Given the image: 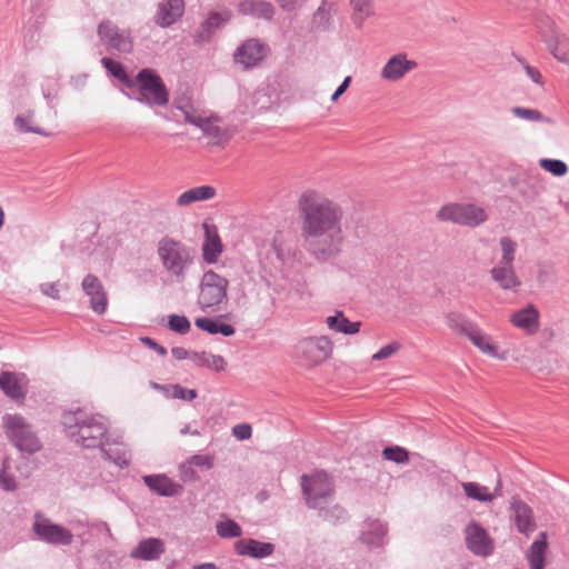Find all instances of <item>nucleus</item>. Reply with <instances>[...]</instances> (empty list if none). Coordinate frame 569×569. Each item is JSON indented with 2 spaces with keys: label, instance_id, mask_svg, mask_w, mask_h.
<instances>
[{
  "label": "nucleus",
  "instance_id": "nucleus-1",
  "mask_svg": "<svg viewBox=\"0 0 569 569\" xmlns=\"http://www.w3.org/2000/svg\"><path fill=\"white\" fill-rule=\"evenodd\" d=\"M299 209L308 251L319 261L338 256L345 241L341 208L321 193L307 190L300 197Z\"/></svg>",
  "mask_w": 569,
  "mask_h": 569
},
{
  "label": "nucleus",
  "instance_id": "nucleus-2",
  "mask_svg": "<svg viewBox=\"0 0 569 569\" xmlns=\"http://www.w3.org/2000/svg\"><path fill=\"white\" fill-rule=\"evenodd\" d=\"M66 437L84 449H100L103 458L123 468L130 459L123 448L112 449V445L122 446L118 438L108 433V420L99 413H91L82 408L66 410L61 416Z\"/></svg>",
  "mask_w": 569,
  "mask_h": 569
},
{
  "label": "nucleus",
  "instance_id": "nucleus-3",
  "mask_svg": "<svg viewBox=\"0 0 569 569\" xmlns=\"http://www.w3.org/2000/svg\"><path fill=\"white\" fill-rule=\"evenodd\" d=\"M157 256L166 273L176 282L187 279L194 263V250L183 241L163 236L157 243Z\"/></svg>",
  "mask_w": 569,
  "mask_h": 569
},
{
  "label": "nucleus",
  "instance_id": "nucleus-4",
  "mask_svg": "<svg viewBox=\"0 0 569 569\" xmlns=\"http://www.w3.org/2000/svg\"><path fill=\"white\" fill-rule=\"evenodd\" d=\"M129 97L148 107H166L169 92L161 77L150 68L141 69L128 88Z\"/></svg>",
  "mask_w": 569,
  "mask_h": 569
},
{
  "label": "nucleus",
  "instance_id": "nucleus-5",
  "mask_svg": "<svg viewBox=\"0 0 569 569\" xmlns=\"http://www.w3.org/2000/svg\"><path fill=\"white\" fill-rule=\"evenodd\" d=\"M500 258L489 270L491 280L503 291L517 292L521 287V279L516 273L515 260L518 243L509 236L499 239Z\"/></svg>",
  "mask_w": 569,
  "mask_h": 569
},
{
  "label": "nucleus",
  "instance_id": "nucleus-6",
  "mask_svg": "<svg viewBox=\"0 0 569 569\" xmlns=\"http://www.w3.org/2000/svg\"><path fill=\"white\" fill-rule=\"evenodd\" d=\"M1 425L7 439L19 451L33 455L42 449V442L33 426L22 415L6 413Z\"/></svg>",
  "mask_w": 569,
  "mask_h": 569
},
{
  "label": "nucleus",
  "instance_id": "nucleus-7",
  "mask_svg": "<svg viewBox=\"0 0 569 569\" xmlns=\"http://www.w3.org/2000/svg\"><path fill=\"white\" fill-rule=\"evenodd\" d=\"M229 280L213 270L203 272L197 305L203 312H217L223 309L228 301Z\"/></svg>",
  "mask_w": 569,
  "mask_h": 569
},
{
  "label": "nucleus",
  "instance_id": "nucleus-8",
  "mask_svg": "<svg viewBox=\"0 0 569 569\" xmlns=\"http://www.w3.org/2000/svg\"><path fill=\"white\" fill-rule=\"evenodd\" d=\"M301 487L309 508L318 510L332 501L335 487L331 477L326 471L302 475Z\"/></svg>",
  "mask_w": 569,
  "mask_h": 569
},
{
  "label": "nucleus",
  "instance_id": "nucleus-9",
  "mask_svg": "<svg viewBox=\"0 0 569 569\" xmlns=\"http://www.w3.org/2000/svg\"><path fill=\"white\" fill-rule=\"evenodd\" d=\"M437 218L441 221L476 228L487 221L488 214L482 207L473 203H448L440 208Z\"/></svg>",
  "mask_w": 569,
  "mask_h": 569
},
{
  "label": "nucleus",
  "instance_id": "nucleus-10",
  "mask_svg": "<svg viewBox=\"0 0 569 569\" xmlns=\"http://www.w3.org/2000/svg\"><path fill=\"white\" fill-rule=\"evenodd\" d=\"M32 531L38 540L52 546H70L73 541L71 530L54 523L40 511L34 513Z\"/></svg>",
  "mask_w": 569,
  "mask_h": 569
},
{
  "label": "nucleus",
  "instance_id": "nucleus-11",
  "mask_svg": "<svg viewBox=\"0 0 569 569\" xmlns=\"http://www.w3.org/2000/svg\"><path fill=\"white\" fill-rule=\"evenodd\" d=\"M331 351L332 342L325 336L303 338L295 347L296 356L306 366L321 363L330 356Z\"/></svg>",
  "mask_w": 569,
  "mask_h": 569
},
{
  "label": "nucleus",
  "instance_id": "nucleus-12",
  "mask_svg": "<svg viewBox=\"0 0 569 569\" xmlns=\"http://www.w3.org/2000/svg\"><path fill=\"white\" fill-rule=\"evenodd\" d=\"M100 40L110 49L120 53H130L133 49V39L129 29H120L110 20H103L98 26Z\"/></svg>",
  "mask_w": 569,
  "mask_h": 569
},
{
  "label": "nucleus",
  "instance_id": "nucleus-13",
  "mask_svg": "<svg viewBox=\"0 0 569 569\" xmlns=\"http://www.w3.org/2000/svg\"><path fill=\"white\" fill-rule=\"evenodd\" d=\"M269 46L257 38L244 40L233 53L234 63L243 70L258 67L269 53Z\"/></svg>",
  "mask_w": 569,
  "mask_h": 569
},
{
  "label": "nucleus",
  "instance_id": "nucleus-14",
  "mask_svg": "<svg viewBox=\"0 0 569 569\" xmlns=\"http://www.w3.org/2000/svg\"><path fill=\"white\" fill-rule=\"evenodd\" d=\"M0 390L9 399L21 405L28 395L29 379L24 373L2 371L0 372Z\"/></svg>",
  "mask_w": 569,
  "mask_h": 569
},
{
  "label": "nucleus",
  "instance_id": "nucleus-15",
  "mask_svg": "<svg viewBox=\"0 0 569 569\" xmlns=\"http://www.w3.org/2000/svg\"><path fill=\"white\" fill-rule=\"evenodd\" d=\"M468 550L480 557H488L493 552L495 545L483 527L477 522L469 523L465 529Z\"/></svg>",
  "mask_w": 569,
  "mask_h": 569
},
{
  "label": "nucleus",
  "instance_id": "nucleus-16",
  "mask_svg": "<svg viewBox=\"0 0 569 569\" xmlns=\"http://www.w3.org/2000/svg\"><path fill=\"white\" fill-rule=\"evenodd\" d=\"M231 18L232 12L229 9L210 11L196 31L194 41L197 43L209 42L213 34L223 28Z\"/></svg>",
  "mask_w": 569,
  "mask_h": 569
},
{
  "label": "nucleus",
  "instance_id": "nucleus-17",
  "mask_svg": "<svg viewBox=\"0 0 569 569\" xmlns=\"http://www.w3.org/2000/svg\"><path fill=\"white\" fill-rule=\"evenodd\" d=\"M81 287L83 292L90 298L92 311L97 315H103L108 307V296L100 279L89 273L83 278Z\"/></svg>",
  "mask_w": 569,
  "mask_h": 569
},
{
  "label": "nucleus",
  "instance_id": "nucleus-18",
  "mask_svg": "<svg viewBox=\"0 0 569 569\" xmlns=\"http://www.w3.org/2000/svg\"><path fill=\"white\" fill-rule=\"evenodd\" d=\"M204 237L201 246L202 260L208 264H214L219 261L224 246L214 224L202 223Z\"/></svg>",
  "mask_w": 569,
  "mask_h": 569
},
{
  "label": "nucleus",
  "instance_id": "nucleus-19",
  "mask_svg": "<svg viewBox=\"0 0 569 569\" xmlns=\"http://www.w3.org/2000/svg\"><path fill=\"white\" fill-rule=\"evenodd\" d=\"M388 528L378 519H366L361 525L359 540L369 549L381 548L388 541Z\"/></svg>",
  "mask_w": 569,
  "mask_h": 569
},
{
  "label": "nucleus",
  "instance_id": "nucleus-20",
  "mask_svg": "<svg viewBox=\"0 0 569 569\" xmlns=\"http://www.w3.org/2000/svg\"><path fill=\"white\" fill-rule=\"evenodd\" d=\"M184 13V0H161L153 16L154 23L160 28H169Z\"/></svg>",
  "mask_w": 569,
  "mask_h": 569
},
{
  "label": "nucleus",
  "instance_id": "nucleus-21",
  "mask_svg": "<svg viewBox=\"0 0 569 569\" xmlns=\"http://www.w3.org/2000/svg\"><path fill=\"white\" fill-rule=\"evenodd\" d=\"M417 68L415 60H409L406 53L392 56L381 69L380 77L388 81H398Z\"/></svg>",
  "mask_w": 569,
  "mask_h": 569
},
{
  "label": "nucleus",
  "instance_id": "nucleus-22",
  "mask_svg": "<svg viewBox=\"0 0 569 569\" xmlns=\"http://www.w3.org/2000/svg\"><path fill=\"white\" fill-rule=\"evenodd\" d=\"M30 476L29 470H24L20 465L13 463L10 459H4L0 468V488L4 491H14L20 486V479H27Z\"/></svg>",
  "mask_w": 569,
  "mask_h": 569
},
{
  "label": "nucleus",
  "instance_id": "nucleus-23",
  "mask_svg": "<svg viewBox=\"0 0 569 569\" xmlns=\"http://www.w3.org/2000/svg\"><path fill=\"white\" fill-rule=\"evenodd\" d=\"M142 481L150 491L161 497H174L182 491V486L171 480L164 473L143 476Z\"/></svg>",
  "mask_w": 569,
  "mask_h": 569
},
{
  "label": "nucleus",
  "instance_id": "nucleus-24",
  "mask_svg": "<svg viewBox=\"0 0 569 569\" xmlns=\"http://www.w3.org/2000/svg\"><path fill=\"white\" fill-rule=\"evenodd\" d=\"M511 518L519 532L529 535L536 529L532 509L523 501L513 499L511 502Z\"/></svg>",
  "mask_w": 569,
  "mask_h": 569
},
{
  "label": "nucleus",
  "instance_id": "nucleus-25",
  "mask_svg": "<svg viewBox=\"0 0 569 569\" xmlns=\"http://www.w3.org/2000/svg\"><path fill=\"white\" fill-rule=\"evenodd\" d=\"M510 322L526 333L532 335L539 329V311L529 303L511 313Z\"/></svg>",
  "mask_w": 569,
  "mask_h": 569
},
{
  "label": "nucleus",
  "instance_id": "nucleus-26",
  "mask_svg": "<svg viewBox=\"0 0 569 569\" xmlns=\"http://www.w3.org/2000/svg\"><path fill=\"white\" fill-rule=\"evenodd\" d=\"M164 542L159 538H147L138 542L137 547L130 551L132 559L144 561L158 560L164 553Z\"/></svg>",
  "mask_w": 569,
  "mask_h": 569
},
{
  "label": "nucleus",
  "instance_id": "nucleus-27",
  "mask_svg": "<svg viewBox=\"0 0 569 569\" xmlns=\"http://www.w3.org/2000/svg\"><path fill=\"white\" fill-rule=\"evenodd\" d=\"M234 550L240 556H249L254 559H262L271 556L274 551V545L262 542L256 539H240L234 543Z\"/></svg>",
  "mask_w": 569,
  "mask_h": 569
},
{
  "label": "nucleus",
  "instance_id": "nucleus-28",
  "mask_svg": "<svg viewBox=\"0 0 569 569\" xmlns=\"http://www.w3.org/2000/svg\"><path fill=\"white\" fill-rule=\"evenodd\" d=\"M238 10L243 16L264 20H271L276 13L273 4L267 0H242Z\"/></svg>",
  "mask_w": 569,
  "mask_h": 569
},
{
  "label": "nucleus",
  "instance_id": "nucleus-29",
  "mask_svg": "<svg viewBox=\"0 0 569 569\" xmlns=\"http://www.w3.org/2000/svg\"><path fill=\"white\" fill-rule=\"evenodd\" d=\"M199 128L208 138V143L211 146L223 147L232 137V133L228 128L217 124L216 121L207 117Z\"/></svg>",
  "mask_w": 569,
  "mask_h": 569
},
{
  "label": "nucleus",
  "instance_id": "nucleus-30",
  "mask_svg": "<svg viewBox=\"0 0 569 569\" xmlns=\"http://www.w3.org/2000/svg\"><path fill=\"white\" fill-rule=\"evenodd\" d=\"M473 346H476L481 352L499 360L506 359V353H499L496 346L491 343L490 337L485 333L478 325L466 336Z\"/></svg>",
  "mask_w": 569,
  "mask_h": 569
},
{
  "label": "nucleus",
  "instance_id": "nucleus-31",
  "mask_svg": "<svg viewBox=\"0 0 569 569\" xmlns=\"http://www.w3.org/2000/svg\"><path fill=\"white\" fill-rule=\"evenodd\" d=\"M546 550H547V535H546V532H540L538 538L531 543V546L527 552V559H528L530 569H543Z\"/></svg>",
  "mask_w": 569,
  "mask_h": 569
},
{
  "label": "nucleus",
  "instance_id": "nucleus-32",
  "mask_svg": "<svg viewBox=\"0 0 569 569\" xmlns=\"http://www.w3.org/2000/svg\"><path fill=\"white\" fill-rule=\"evenodd\" d=\"M216 196V189L211 186H199L182 192L177 203L181 207L189 206L193 202L210 200Z\"/></svg>",
  "mask_w": 569,
  "mask_h": 569
},
{
  "label": "nucleus",
  "instance_id": "nucleus-33",
  "mask_svg": "<svg viewBox=\"0 0 569 569\" xmlns=\"http://www.w3.org/2000/svg\"><path fill=\"white\" fill-rule=\"evenodd\" d=\"M333 3L322 0L311 19V29L313 31H327L332 22Z\"/></svg>",
  "mask_w": 569,
  "mask_h": 569
},
{
  "label": "nucleus",
  "instance_id": "nucleus-34",
  "mask_svg": "<svg viewBox=\"0 0 569 569\" xmlns=\"http://www.w3.org/2000/svg\"><path fill=\"white\" fill-rule=\"evenodd\" d=\"M329 329L343 335H355L360 330L359 321L352 322L345 317L342 311H336L335 316L327 318Z\"/></svg>",
  "mask_w": 569,
  "mask_h": 569
},
{
  "label": "nucleus",
  "instance_id": "nucleus-35",
  "mask_svg": "<svg viewBox=\"0 0 569 569\" xmlns=\"http://www.w3.org/2000/svg\"><path fill=\"white\" fill-rule=\"evenodd\" d=\"M192 361L199 367H206L217 372L224 370L226 361L222 356L212 355L210 352H192Z\"/></svg>",
  "mask_w": 569,
  "mask_h": 569
},
{
  "label": "nucleus",
  "instance_id": "nucleus-36",
  "mask_svg": "<svg viewBox=\"0 0 569 569\" xmlns=\"http://www.w3.org/2000/svg\"><path fill=\"white\" fill-rule=\"evenodd\" d=\"M447 326L455 332L467 336L472 328L477 325L476 322L469 320L465 315L451 311L446 316Z\"/></svg>",
  "mask_w": 569,
  "mask_h": 569
},
{
  "label": "nucleus",
  "instance_id": "nucleus-37",
  "mask_svg": "<svg viewBox=\"0 0 569 569\" xmlns=\"http://www.w3.org/2000/svg\"><path fill=\"white\" fill-rule=\"evenodd\" d=\"M34 112L28 111L27 113L18 114L14 118V128L20 133H37L40 136H49L40 127L33 126Z\"/></svg>",
  "mask_w": 569,
  "mask_h": 569
},
{
  "label": "nucleus",
  "instance_id": "nucleus-38",
  "mask_svg": "<svg viewBox=\"0 0 569 569\" xmlns=\"http://www.w3.org/2000/svg\"><path fill=\"white\" fill-rule=\"evenodd\" d=\"M350 6L353 11V22L361 27L366 19L373 14L372 0H351Z\"/></svg>",
  "mask_w": 569,
  "mask_h": 569
},
{
  "label": "nucleus",
  "instance_id": "nucleus-39",
  "mask_svg": "<svg viewBox=\"0 0 569 569\" xmlns=\"http://www.w3.org/2000/svg\"><path fill=\"white\" fill-rule=\"evenodd\" d=\"M102 66L106 68V70L116 79H118L123 86L129 88L132 83V78L128 76L123 66L112 60L111 58L103 57L101 59Z\"/></svg>",
  "mask_w": 569,
  "mask_h": 569
},
{
  "label": "nucleus",
  "instance_id": "nucleus-40",
  "mask_svg": "<svg viewBox=\"0 0 569 569\" xmlns=\"http://www.w3.org/2000/svg\"><path fill=\"white\" fill-rule=\"evenodd\" d=\"M465 495L480 502H490L493 500V495L488 491V488L477 482H462Z\"/></svg>",
  "mask_w": 569,
  "mask_h": 569
},
{
  "label": "nucleus",
  "instance_id": "nucleus-41",
  "mask_svg": "<svg viewBox=\"0 0 569 569\" xmlns=\"http://www.w3.org/2000/svg\"><path fill=\"white\" fill-rule=\"evenodd\" d=\"M510 112L518 119L528 121V122H542L549 123L550 119L546 117L538 109L525 108V107H512Z\"/></svg>",
  "mask_w": 569,
  "mask_h": 569
},
{
  "label": "nucleus",
  "instance_id": "nucleus-42",
  "mask_svg": "<svg viewBox=\"0 0 569 569\" xmlns=\"http://www.w3.org/2000/svg\"><path fill=\"white\" fill-rule=\"evenodd\" d=\"M217 535L221 538H238L242 535L241 527L232 519L226 518L216 525Z\"/></svg>",
  "mask_w": 569,
  "mask_h": 569
},
{
  "label": "nucleus",
  "instance_id": "nucleus-43",
  "mask_svg": "<svg viewBox=\"0 0 569 569\" xmlns=\"http://www.w3.org/2000/svg\"><path fill=\"white\" fill-rule=\"evenodd\" d=\"M177 109L182 112L184 121L199 128L206 117L199 113L189 101H182L177 104Z\"/></svg>",
  "mask_w": 569,
  "mask_h": 569
},
{
  "label": "nucleus",
  "instance_id": "nucleus-44",
  "mask_svg": "<svg viewBox=\"0 0 569 569\" xmlns=\"http://www.w3.org/2000/svg\"><path fill=\"white\" fill-rule=\"evenodd\" d=\"M382 456L386 460L393 461L398 465H403L409 461V452L399 446L386 447L382 450Z\"/></svg>",
  "mask_w": 569,
  "mask_h": 569
},
{
  "label": "nucleus",
  "instance_id": "nucleus-45",
  "mask_svg": "<svg viewBox=\"0 0 569 569\" xmlns=\"http://www.w3.org/2000/svg\"><path fill=\"white\" fill-rule=\"evenodd\" d=\"M318 511H319V516L323 520L330 521L332 523L345 520L346 516H347L346 510L342 507H340L339 505H335L331 508H327V506H323L320 509H318Z\"/></svg>",
  "mask_w": 569,
  "mask_h": 569
},
{
  "label": "nucleus",
  "instance_id": "nucleus-46",
  "mask_svg": "<svg viewBox=\"0 0 569 569\" xmlns=\"http://www.w3.org/2000/svg\"><path fill=\"white\" fill-rule=\"evenodd\" d=\"M540 167L556 177H562L568 172V166L558 159H541Z\"/></svg>",
  "mask_w": 569,
  "mask_h": 569
},
{
  "label": "nucleus",
  "instance_id": "nucleus-47",
  "mask_svg": "<svg viewBox=\"0 0 569 569\" xmlns=\"http://www.w3.org/2000/svg\"><path fill=\"white\" fill-rule=\"evenodd\" d=\"M168 327L179 335H187L190 331L191 323L186 316L171 315L169 316Z\"/></svg>",
  "mask_w": 569,
  "mask_h": 569
},
{
  "label": "nucleus",
  "instance_id": "nucleus-48",
  "mask_svg": "<svg viewBox=\"0 0 569 569\" xmlns=\"http://www.w3.org/2000/svg\"><path fill=\"white\" fill-rule=\"evenodd\" d=\"M170 399H180L191 401L197 398V391L194 389L184 388L178 383L173 385L172 393Z\"/></svg>",
  "mask_w": 569,
  "mask_h": 569
},
{
  "label": "nucleus",
  "instance_id": "nucleus-49",
  "mask_svg": "<svg viewBox=\"0 0 569 569\" xmlns=\"http://www.w3.org/2000/svg\"><path fill=\"white\" fill-rule=\"evenodd\" d=\"M517 61L523 67V70L527 74L528 78H530V80L532 82H535L536 84H539V86H542L543 84V79H542V76L540 73V71L533 67H531L530 64L527 63V61L518 56H515Z\"/></svg>",
  "mask_w": 569,
  "mask_h": 569
},
{
  "label": "nucleus",
  "instance_id": "nucleus-50",
  "mask_svg": "<svg viewBox=\"0 0 569 569\" xmlns=\"http://www.w3.org/2000/svg\"><path fill=\"white\" fill-rule=\"evenodd\" d=\"M401 348L400 343L397 341H393L389 345L383 346L380 348L373 356L372 360L380 361L383 359H387L391 357L393 353H396Z\"/></svg>",
  "mask_w": 569,
  "mask_h": 569
},
{
  "label": "nucleus",
  "instance_id": "nucleus-51",
  "mask_svg": "<svg viewBox=\"0 0 569 569\" xmlns=\"http://www.w3.org/2000/svg\"><path fill=\"white\" fill-rule=\"evenodd\" d=\"M194 325L199 329H201L210 335H218L219 322L217 320H213V319L207 318V317H202V318H197L194 321Z\"/></svg>",
  "mask_w": 569,
  "mask_h": 569
},
{
  "label": "nucleus",
  "instance_id": "nucleus-52",
  "mask_svg": "<svg viewBox=\"0 0 569 569\" xmlns=\"http://www.w3.org/2000/svg\"><path fill=\"white\" fill-rule=\"evenodd\" d=\"M53 0H30V11L38 17H44Z\"/></svg>",
  "mask_w": 569,
  "mask_h": 569
},
{
  "label": "nucleus",
  "instance_id": "nucleus-53",
  "mask_svg": "<svg viewBox=\"0 0 569 569\" xmlns=\"http://www.w3.org/2000/svg\"><path fill=\"white\" fill-rule=\"evenodd\" d=\"M40 291L52 299H60V284L58 282H44L40 284Z\"/></svg>",
  "mask_w": 569,
  "mask_h": 569
},
{
  "label": "nucleus",
  "instance_id": "nucleus-54",
  "mask_svg": "<svg viewBox=\"0 0 569 569\" xmlns=\"http://www.w3.org/2000/svg\"><path fill=\"white\" fill-rule=\"evenodd\" d=\"M232 435L238 439V440H247L251 437L252 435V429H251V426L248 425V423H239V425H236L233 428H232Z\"/></svg>",
  "mask_w": 569,
  "mask_h": 569
},
{
  "label": "nucleus",
  "instance_id": "nucleus-55",
  "mask_svg": "<svg viewBox=\"0 0 569 569\" xmlns=\"http://www.w3.org/2000/svg\"><path fill=\"white\" fill-rule=\"evenodd\" d=\"M141 342L149 347L150 349L154 350L158 355L164 357L167 355V349L159 345L156 340H153L150 337H142L140 338Z\"/></svg>",
  "mask_w": 569,
  "mask_h": 569
},
{
  "label": "nucleus",
  "instance_id": "nucleus-56",
  "mask_svg": "<svg viewBox=\"0 0 569 569\" xmlns=\"http://www.w3.org/2000/svg\"><path fill=\"white\" fill-rule=\"evenodd\" d=\"M283 11H295L302 7L303 0H276Z\"/></svg>",
  "mask_w": 569,
  "mask_h": 569
},
{
  "label": "nucleus",
  "instance_id": "nucleus-57",
  "mask_svg": "<svg viewBox=\"0 0 569 569\" xmlns=\"http://www.w3.org/2000/svg\"><path fill=\"white\" fill-rule=\"evenodd\" d=\"M351 83V77L347 76L343 81L340 83V86L336 89L333 94L331 96V101L336 102L349 88Z\"/></svg>",
  "mask_w": 569,
  "mask_h": 569
},
{
  "label": "nucleus",
  "instance_id": "nucleus-58",
  "mask_svg": "<svg viewBox=\"0 0 569 569\" xmlns=\"http://www.w3.org/2000/svg\"><path fill=\"white\" fill-rule=\"evenodd\" d=\"M150 387L161 392L167 399H170V393H172L173 390V385H160L154 381H150Z\"/></svg>",
  "mask_w": 569,
  "mask_h": 569
},
{
  "label": "nucleus",
  "instance_id": "nucleus-59",
  "mask_svg": "<svg viewBox=\"0 0 569 569\" xmlns=\"http://www.w3.org/2000/svg\"><path fill=\"white\" fill-rule=\"evenodd\" d=\"M172 357L177 360H184L191 358L192 353H190L187 349L182 347H173L171 349Z\"/></svg>",
  "mask_w": 569,
  "mask_h": 569
},
{
  "label": "nucleus",
  "instance_id": "nucleus-60",
  "mask_svg": "<svg viewBox=\"0 0 569 569\" xmlns=\"http://www.w3.org/2000/svg\"><path fill=\"white\" fill-rule=\"evenodd\" d=\"M234 332H236V329L231 325L224 323V322H219L218 333L222 335L223 337H231L234 335Z\"/></svg>",
  "mask_w": 569,
  "mask_h": 569
},
{
  "label": "nucleus",
  "instance_id": "nucleus-61",
  "mask_svg": "<svg viewBox=\"0 0 569 569\" xmlns=\"http://www.w3.org/2000/svg\"><path fill=\"white\" fill-rule=\"evenodd\" d=\"M42 96L46 99L48 106L50 108H53L54 106V99H56V92H52L50 89L42 88Z\"/></svg>",
  "mask_w": 569,
  "mask_h": 569
},
{
  "label": "nucleus",
  "instance_id": "nucleus-62",
  "mask_svg": "<svg viewBox=\"0 0 569 569\" xmlns=\"http://www.w3.org/2000/svg\"><path fill=\"white\" fill-rule=\"evenodd\" d=\"M192 569H219V568L213 562H204V563L194 565L192 567Z\"/></svg>",
  "mask_w": 569,
  "mask_h": 569
},
{
  "label": "nucleus",
  "instance_id": "nucleus-63",
  "mask_svg": "<svg viewBox=\"0 0 569 569\" xmlns=\"http://www.w3.org/2000/svg\"><path fill=\"white\" fill-rule=\"evenodd\" d=\"M547 274H548L547 270L540 269L538 272V281L545 282L547 279Z\"/></svg>",
  "mask_w": 569,
  "mask_h": 569
},
{
  "label": "nucleus",
  "instance_id": "nucleus-64",
  "mask_svg": "<svg viewBox=\"0 0 569 569\" xmlns=\"http://www.w3.org/2000/svg\"><path fill=\"white\" fill-rule=\"evenodd\" d=\"M3 224H4V211L0 207V229L3 227Z\"/></svg>",
  "mask_w": 569,
  "mask_h": 569
}]
</instances>
